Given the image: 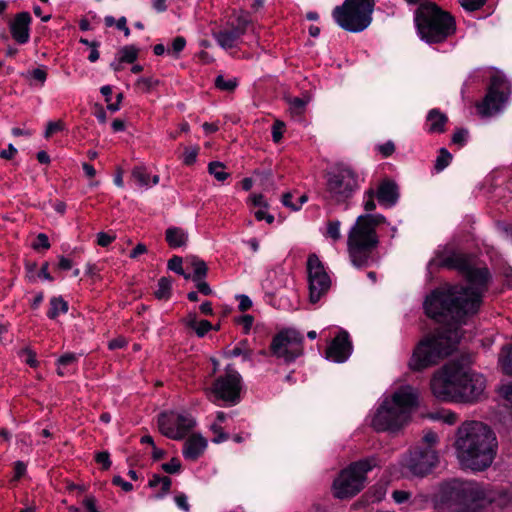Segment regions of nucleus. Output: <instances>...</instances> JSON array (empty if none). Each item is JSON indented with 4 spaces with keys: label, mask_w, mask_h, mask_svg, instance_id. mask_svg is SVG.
Instances as JSON below:
<instances>
[{
    "label": "nucleus",
    "mask_w": 512,
    "mask_h": 512,
    "mask_svg": "<svg viewBox=\"0 0 512 512\" xmlns=\"http://www.w3.org/2000/svg\"><path fill=\"white\" fill-rule=\"evenodd\" d=\"M225 166L222 162L214 161L208 165V171L215 177L216 180L224 182L228 177L229 173L224 171Z\"/></svg>",
    "instance_id": "7c9ffc66"
},
{
    "label": "nucleus",
    "mask_w": 512,
    "mask_h": 512,
    "mask_svg": "<svg viewBox=\"0 0 512 512\" xmlns=\"http://www.w3.org/2000/svg\"><path fill=\"white\" fill-rule=\"evenodd\" d=\"M430 386L433 395L440 400L474 402L483 395L486 380L483 375L452 362L435 372Z\"/></svg>",
    "instance_id": "7ed1b4c3"
},
{
    "label": "nucleus",
    "mask_w": 512,
    "mask_h": 512,
    "mask_svg": "<svg viewBox=\"0 0 512 512\" xmlns=\"http://www.w3.org/2000/svg\"><path fill=\"white\" fill-rule=\"evenodd\" d=\"M213 328L212 324L208 320H201L196 325V328H193L196 335L198 337H204L208 331H210Z\"/></svg>",
    "instance_id": "79ce46f5"
},
{
    "label": "nucleus",
    "mask_w": 512,
    "mask_h": 512,
    "mask_svg": "<svg viewBox=\"0 0 512 512\" xmlns=\"http://www.w3.org/2000/svg\"><path fill=\"white\" fill-rule=\"evenodd\" d=\"M207 441L201 435L193 434L184 443L183 456L190 461L197 460L205 451Z\"/></svg>",
    "instance_id": "aec40b11"
},
{
    "label": "nucleus",
    "mask_w": 512,
    "mask_h": 512,
    "mask_svg": "<svg viewBox=\"0 0 512 512\" xmlns=\"http://www.w3.org/2000/svg\"><path fill=\"white\" fill-rule=\"evenodd\" d=\"M430 264L457 270L466 285H454L434 290L424 302L427 316L450 328L422 339L409 360L413 371H422L450 355L459 343L461 334L456 327L468 315L478 311L488 289L490 273L486 267H475L465 254L450 252L438 256Z\"/></svg>",
    "instance_id": "f257e3e1"
},
{
    "label": "nucleus",
    "mask_w": 512,
    "mask_h": 512,
    "mask_svg": "<svg viewBox=\"0 0 512 512\" xmlns=\"http://www.w3.org/2000/svg\"><path fill=\"white\" fill-rule=\"evenodd\" d=\"M377 150L379 151V153L382 154V156L388 157L394 153L395 145L392 141H387L383 144L378 145Z\"/></svg>",
    "instance_id": "864d4df0"
},
{
    "label": "nucleus",
    "mask_w": 512,
    "mask_h": 512,
    "mask_svg": "<svg viewBox=\"0 0 512 512\" xmlns=\"http://www.w3.org/2000/svg\"><path fill=\"white\" fill-rule=\"evenodd\" d=\"M303 341L304 338L299 331L286 328L273 337L270 349L273 356L285 363H292L303 354Z\"/></svg>",
    "instance_id": "f8f14e48"
},
{
    "label": "nucleus",
    "mask_w": 512,
    "mask_h": 512,
    "mask_svg": "<svg viewBox=\"0 0 512 512\" xmlns=\"http://www.w3.org/2000/svg\"><path fill=\"white\" fill-rule=\"evenodd\" d=\"M251 24V20L246 12L242 11L240 15L236 19V25L234 28H241L243 30V34L247 31L248 27Z\"/></svg>",
    "instance_id": "c03bdc74"
},
{
    "label": "nucleus",
    "mask_w": 512,
    "mask_h": 512,
    "mask_svg": "<svg viewBox=\"0 0 512 512\" xmlns=\"http://www.w3.org/2000/svg\"><path fill=\"white\" fill-rule=\"evenodd\" d=\"M195 419L188 413L169 411L158 417L160 432L173 440L183 439L195 426Z\"/></svg>",
    "instance_id": "ddd939ff"
},
{
    "label": "nucleus",
    "mask_w": 512,
    "mask_h": 512,
    "mask_svg": "<svg viewBox=\"0 0 512 512\" xmlns=\"http://www.w3.org/2000/svg\"><path fill=\"white\" fill-rule=\"evenodd\" d=\"M112 482L114 485L120 486L126 492L133 489V485L130 482L123 480L120 476H114Z\"/></svg>",
    "instance_id": "e2e57ef3"
},
{
    "label": "nucleus",
    "mask_w": 512,
    "mask_h": 512,
    "mask_svg": "<svg viewBox=\"0 0 512 512\" xmlns=\"http://www.w3.org/2000/svg\"><path fill=\"white\" fill-rule=\"evenodd\" d=\"M243 35L241 28H233L232 30L220 31L214 34L217 43L224 49L233 48L238 39Z\"/></svg>",
    "instance_id": "5701e85b"
},
{
    "label": "nucleus",
    "mask_w": 512,
    "mask_h": 512,
    "mask_svg": "<svg viewBox=\"0 0 512 512\" xmlns=\"http://www.w3.org/2000/svg\"><path fill=\"white\" fill-rule=\"evenodd\" d=\"M180 461L176 458L171 459L169 462L162 464V469L166 473L174 474L180 470Z\"/></svg>",
    "instance_id": "3c124183"
},
{
    "label": "nucleus",
    "mask_w": 512,
    "mask_h": 512,
    "mask_svg": "<svg viewBox=\"0 0 512 512\" xmlns=\"http://www.w3.org/2000/svg\"><path fill=\"white\" fill-rule=\"evenodd\" d=\"M506 99L503 83L498 78H493L486 96L476 107L480 115L493 116L502 110Z\"/></svg>",
    "instance_id": "dca6fc26"
},
{
    "label": "nucleus",
    "mask_w": 512,
    "mask_h": 512,
    "mask_svg": "<svg viewBox=\"0 0 512 512\" xmlns=\"http://www.w3.org/2000/svg\"><path fill=\"white\" fill-rule=\"evenodd\" d=\"M375 191L380 205L384 207H393L398 201L399 191L394 181L383 180Z\"/></svg>",
    "instance_id": "6ab92c4d"
},
{
    "label": "nucleus",
    "mask_w": 512,
    "mask_h": 512,
    "mask_svg": "<svg viewBox=\"0 0 512 512\" xmlns=\"http://www.w3.org/2000/svg\"><path fill=\"white\" fill-rule=\"evenodd\" d=\"M352 353V343L346 331L339 332L326 349V358L336 363L345 362Z\"/></svg>",
    "instance_id": "f3484780"
},
{
    "label": "nucleus",
    "mask_w": 512,
    "mask_h": 512,
    "mask_svg": "<svg viewBox=\"0 0 512 512\" xmlns=\"http://www.w3.org/2000/svg\"><path fill=\"white\" fill-rule=\"evenodd\" d=\"M374 7V0H345L334 8L332 15L342 29L358 33L371 24Z\"/></svg>",
    "instance_id": "9d476101"
},
{
    "label": "nucleus",
    "mask_w": 512,
    "mask_h": 512,
    "mask_svg": "<svg viewBox=\"0 0 512 512\" xmlns=\"http://www.w3.org/2000/svg\"><path fill=\"white\" fill-rule=\"evenodd\" d=\"M307 102V100L299 97L290 98L288 103L291 113L294 115H301L305 110Z\"/></svg>",
    "instance_id": "c9c22d12"
},
{
    "label": "nucleus",
    "mask_w": 512,
    "mask_h": 512,
    "mask_svg": "<svg viewBox=\"0 0 512 512\" xmlns=\"http://www.w3.org/2000/svg\"><path fill=\"white\" fill-rule=\"evenodd\" d=\"M158 83L157 80L151 78V77H142L139 78L136 82V85L142 89L143 91H150L156 84Z\"/></svg>",
    "instance_id": "a19ab883"
},
{
    "label": "nucleus",
    "mask_w": 512,
    "mask_h": 512,
    "mask_svg": "<svg viewBox=\"0 0 512 512\" xmlns=\"http://www.w3.org/2000/svg\"><path fill=\"white\" fill-rule=\"evenodd\" d=\"M31 20L28 12H21L10 22V32L17 43L25 44L29 41Z\"/></svg>",
    "instance_id": "a211bd4d"
},
{
    "label": "nucleus",
    "mask_w": 512,
    "mask_h": 512,
    "mask_svg": "<svg viewBox=\"0 0 512 512\" xmlns=\"http://www.w3.org/2000/svg\"><path fill=\"white\" fill-rule=\"evenodd\" d=\"M168 268L179 275H184L182 258L179 256H174L168 261Z\"/></svg>",
    "instance_id": "de8ad7c7"
},
{
    "label": "nucleus",
    "mask_w": 512,
    "mask_h": 512,
    "mask_svg": "<svg viewBox=\"0 0 512 512\" xmlns=\"http://www.w3.org/2000/svg\"><path fill=\"white\" fill-rule=\"evenodd\" d=\"M498 448L494 431L480 421L462 423L455 435L454 449L459 464L473 471H483L494 461Z\"/></svg>",
    "instance_id": "f03ea898"
},
{
    "label": "nucleus",
    "mask_w": 512,
    "mask_h": 512,
    "mask_svg": "<svg viewBox=\"0 0 512 512\" xmlns=\"http://www.w3.org/2000/svg\"><path fill=\"white\" fill-rule=\"evenodd\" d=\"M418 391L410 385L399 387L386 398L373 416L371 425L377 431L396 432L408 423L417 406Z\"/></svg>",
    "instance_id": "20e7f679"
},
{
    "label": "nucleus",
    "mask_w": 512,
    "mask_h": 512,
    "mask_svg": "<svg viewBox=\"0 0 512 512\" xmlns=\"http://www.w3.org/2000/svg\"><path fill=\"white\" fill-rule=\"evenodd\" d=\"M67 311H68V303L61 297H53L50 300V309L47 312V316L50 319H55L60 314H64Z\"/></svg>",
    "instance_id": "b1692460"
},
{
    "label": "nucleus",
    "mask_w": 512,
    "mask_h": 512,
    "mask_svg": "<svg viewBox=\"0 0 512 512\" xmlns=\"http://www.w3.org/2000/svg\"><path fill=\"white\" fill-rule=\"evenodd\" d=\"M185 46H186L185 38L182 36H178V37L174 38V40L172 42V49L168 50V53L172 52L176 56H178V54L185 48Z\"/></svg>",
    "instance_id": "8fccbe9b"
},
{
    "label": "nucleus",
    "mask_w": 512,
    "mask_h": 512,
    "mask_svg": "<svg viewBox=\"0 0 512 512\" xmlns=\"http://www.w3.org/2000/svg\"><path fill=\"white\" fill-rule=\"evenodd\" d=\"M441 500L452 512H484L495 497L481 484L466 481L444 487Z\"/></svg>",
    "instance_id": "423d86ee"
},
{
    "label": "nucleus",
    "mask_w": 512,
    "mask_h": 512,
    "mask_svg": "<svg viewBox=\"0 0 512 512\" xmlns=\"http://www.w3.org/2000/svg\"><path fill=\"white\" fill-rule=\"evenodd\" d=\"M16 153L17 149L12 144H9L7 149L2 150L0 152V157L3 159L10 160L16 155Z\"/></svg>",
    "instance_id": "338daca9"
},
{
    "label": "nucleus",
    "mask_w": 512,
    "mask_h": 512,
    "mask_svg": "<svg viewBox=\"0 0 512 512\" xmlns=\"http://www.w3.org/2000/svg\"><path fill=\"white\" fill-rule=\"evenodd\" d=\"M83 505L87 512H99L96 506V499L93 496H87L83 500Z\"/></svg>",
    "instance_id": "680f3d73"
},
{
    "label": "nucleus",
    "mask_w": 512,
    "mask_h": 512,
    "mask_svg": "<svg viewBox=\"0 0 512 512\" xmlns=\"http://www.w3.org/2000/svg\"><path fill=\"white\" fill-rule=\"evenodd\" d=\"M243 356L244 360H250L251 359V352L247 349H245V342L239 343L236 347H234L230 352V357H238Z\"/></svg>",
    "instance_id": "ea45409f"
},
{
    "label": "nucleus",
    "mask_w": 512,
    "mask_h": 512,
    "mask_svg": "<svg viewBox=\"0 0 512 512\" xmlns=\"http://www.w3.org/2000/svg\"><path fill=\"white\" fill-rule=\"evenodd\" d=\"M392 498L397 504L408 503L409 505H414L416 503V500L412 499V493L405 490L393 491Z\"/></svg>",
    "instance_id": "473e14b6"
},
{
    "label": "nucleus",
    "mask_w": 512,
    "mask_h": 512,
    "mask_svg": "<svg viewBox=\"0 0 512 512\" xmlns=\"http://www.w3.org/2000/svg\"><path fill=\"white\" fill-rule=\"evenodd\" d=\"M95 460L98 464H101L105 470L109 469L111 466L110 455L107 451L97 453Z\"/></svg>",
    "instance_id": "603ef678"
},
{
    "label": "nucleus",
    "mask_w": 512,
    "mask_h": 512,
    "mask_svg": "<svg viewBox=\"0 0 512 512\" xmlns=\"http://www.w3.org/2000/svg\"><path fill=\"white\" fill-rule=\"evenodd\" d=\"M241 376L231 368L226 367L225 374L219 376L212 386L207 389L210 400L214 403L223 401L227 405L233 406L240 401Z\"/></svg>",
    "instance_id": "9b49d317"
},
{
    "label": "nucleus",
    "mask_w": 512,
    "mask_h": 512,
    "mask_svg": "<svg viewBox=\"0 0 512 512\" xmlns=\"http://www.w3.org/2000/svg\"><path fill=\"white\" fill-rule=\"evenodd\" d=\"M448 122L446 114L439 109H431L426 116L427 131L431 134H440L445 131Z\"/></svg>",
    "instance_id": "412c9836"
},
{
    "label": "nucleus",
    "mask_w": 512,
    "mask_h": 512,
    "mask_svg": "<svg viewBox=\"0 0 512 512\" xmlns=\"http://www.w3.org/2000/svg\"><path fill=\"white\" fill-rule=\"evenodd\" d=\"M26 472V465L22 461H17L14 464V473H15V479H19L22 477Z\"/></svg>",
    "instance_id": "774afa93"
},
{
    "label": "nucleus",
    "mask_w": 512,
    "mask_h": 512,
    "mask_svg": "<svg viewBox=\"0 0 512 512\" xmlns=\"http://www.w3.org/2000/svg\"><path fill=\"white\" fill-rule=\"evenodd\" d=\"M378 466L376 457H369L350 464L343 469L333 482V495L348 499L358 494L366 481V474Z\"/></svg>",
    "instance_id": "1a4fd4ad"
},
{
    "label": "nucleus",
    "mask_w": 512,
    "mask_h": 512,
    "mask_svg": "<svg viewBox=\"0 0 512 512\" xmlns=\"http://www.w3.org/2000/svg\"><path fill=\"white\" fill-rule=\"evenodd\" d=\"M198 153L199 147L197 145L186 147L182 156L183 163L187 166L193 165L197 160Z\"/></svg>",
    "instance_id": "4c0bfd02"
},
{
    "label": "nucleus",
    "mask_w": 512,
    "mask_h": 512,
    "mask_svg": "<svg viewBox=\"0 0 512 512\" xmlns=\"http://www.w3.org/2000/svg\"><path fill=\"white\" fill-rule=\"evenodd\" d=\"M361 181L351 167L337 165L325 175L326 198L335 204L345 203L359 190Z\"/></svg>",
    "instance_id": "6e6552de"
},
{
    "label": "nucleus",
    "mask_w": 512,
    "mask_h": 512,
    "mask_svg": "<svg viewBox=\"0 0 512 512\" xmlns=\"http://www.w3.org/2000/svg\"><path fill=\"white\" fill-rule=\"evenodd\" d=\"M211 430L215 434L213 442L221 443V442H223V441L228 439V434H226L223 431V428L219 424H217V423L212 424L211 425Z\"/></svg>",
    "instance_id": "49530a36"
},
{
    "label": "nucleus",
    "mask_w": 512,
    "mask_h": 512,
    "mask_svg": "<svg viewBox=\"0 0 512 512\" xmlns=\"http://www.w3.org/2000/svg\"><path fill=\"white\" fill-rule=\"evenodd\" d=\"M499 363L504 373L512 375V345L503 346L499 354Z\"/></svg>",
    "instance_id": "393cba45"
},
{
    "label": "nucleus",
    "mask_w": 512,
    "mask_h": 512,
    "mask_svg": "<svg viewBox=\"0 0 512 512\" xmlns=\"http://www.w3.org/2000/svg\"><path fill=\"white\" fill-rule=\"evenodd\" d=\"M50 247L48 236L44 233H40L37 236V241L33 244L34 249L44 248L48 249Z\"/></svg>",
    "instance_id": "13d9d810"
},
{
    "label": "nucleus",
    "mask_w": 512,
    "mask_h": 512,
    "mask_svg": "<svg viewBox=\"0 0 512 512\" xmlns=\"http://www.w3.org/2000/svg\"><path fill=\"white\" fill-rule=\"evenodd\" d=\"M132 179L136 182L139 187L147 188L151 185L150 174L143 166H136L131 172Z\"/></svg>",
    "instance_id": "a878e982"
},
{
    "label": "nucleus",
    "mask_w": 512,
    "mask_h": 512,
    "mask_svg": "<svg viewBox=\"0 0 512 512\" xmlns=\"http://www.w3.org/2000/svg\"><path fill=\"white\" fill-rule=\"evenodd\" d=\"M190 264L193 268L192 279L194 281L203 280L206 277L208 271L206 263L197 257H192L190 259Z\"/></svg>",
    "instance_id": "cd10ccee"
},
{
    "label": "nucleus",
    "mask_w": 512,
    "mask_h": 512,
    "mask_svg": "<svg viewBox=\"0 0 512 512\" xmlns=\"http://www.w3.org/2000/svg\"><path fill=\"white\" fill-rule=\"evenodd\" d=\"M198 320H197V317H196V314L195 313H189L184 319H183V323L185 324L186 327L188 328H196V325L198 324Z\"/></svg>",
    "instance_id": "69168bd1"
},
{
    "label": "nucleus",
    "mask_w": 512,
    "mask_h": 512,
    "mask_svg": "<svg viewBox=\"0 0 512 512\" xmlns=\"http://www.w3.org/2000/svg\"><path fill=\"white\" fill-rule=\"evenodd\" d=\"M309 301L317 303L330 289L331 279L317 255L311 254L307 260Z\"/></svg>",
    "instance_id": "4468645a"
},
{
    "label": "nucleus",
    "mask_w": 512,
    "mask_h": 512,
    "mask_svg": "<svg viewBox=\"0 0 512 512\" xmlns=\"http://www.w3.org/2000/svg\"><path fill=\"white\" fill-rule=\"evenodd\" d=\"M376 196V191L374 188H369L366 190L363 194V207L365 211L371 212L375 210L376 203L374 201V198Z\"/></svg>",
    "instance_id": "58836bf2"
},
{
    "label": "nucleus",
    "mask_w": 512,
    "mask_h": 512,
    "mask_svg": "<svg viewBox=\"0 0 512 512\" xmlns=\"http://www.w3.org/2000/svg\"><path fill=\"white\" fill-rule=\"evenodd\" d=\"M63 129V124L58 122H49L45 131L44 136L49 138L52 134Z\"/></svg>",
    "instance_id": "bf43d9fd"
},
{
    "label": "nucleus",
    "mask_w": 512,
    "mask_h": 512,
    "mask_svg": "<svg viewBox=\"0 0 512 512\" xmlns=\"http://www.w3.org/2000/svg\"><path fill=\"white\" fill-rule=\"evenodd\" d=\"M115 235H110L105 232H99L97 234V244L102 247H106L115 240Z\"/></svg>",
    "instance_id": "5fc2aeb1"
},
{
    "label": "nucleus",
    "mask_w": 512,
    "mask_h": 512,
    "mask_svg": "<svg viewBox=\"0 0 512 512\" xmlns=\"http://www.w3.org/2000/svg\"><path fill=\"white\" fill-rule=\"evenodd\" d=\"M117 57L125 63H133L138 57V49L133 45L124 46L118 51Z\"/></svg>",
    "instance_id": "c756f323"
},
{
    "label": "nucleus",
    "mask_w": 512,
    "mask_h": 512,
    "mask_svg": "<svg viewBox=\"0 0 512 512\" xmlns=\"http://www.w3.org/2000/svg\"><path fill=\"white\" fill-rule=\"evenodd\" d=\"M451 159L452 155L445 148H441L439 155L436 158L435 169L437 171H442L450 164Z\"/></svg>",
    "instance_id": "f704fd0d"
},
{
    "label": "nucleus",
    "mask_w": 512,
    "mask_h": 512,
    "mask_svg": "<svg viewBox=\"0 0 512 512\" xmlns=\"http://www.w3.org/2000/svg\"><path fill=\"white\" fill-rule=\"evenodd\" d=\"M188 239V232L181 227L172 226L165 232V240L171 248L186 246Z\"/></svg>",
    "instance_id": "4be33fe9"
},
{
    "label": "nucleus",
    "mask_w": 512,
    "mask_h": 512,
    "mask_svg": "<svg viewBox=\"0 0 512 512\" xmlns=\"http://www.w3.org/2000/svg\"><path fill=\"white\" fill-rule=\"evenodd\" d=\"M171 483L172 482L169 477L160 475H153L152 478L149 480L150 487H157L158 485H161L164 494L170 490Z\"/></svg>",
    "instance_id": "72a5a7b5"
},
{
    "label": "nucleus",
    "mask_w": 512,
    "mask_h": 512,
    "mask_svg": "<svg viewBox=\"0 0 512 512\" xmlns=\"http://www.w3.org/2000/svg\"><path fill=\"white\" fill-rule=\"evenodd\" d=\"M154 294L159 300H167L171 295V281L165 277L160 278Z\"/></svg>",
    "instance_id": "c85d7f7f"
},
{
    "label": "nucleus",
    "mask_w": 512,
    "mask_h": 512,
    "mask_svg": "<svg viewBox=\"0 0 512 512\" xmlns=\"http://www.w3.org/2000/svg\"><path fill=\"white\" fill-rule=\"evenodd\" d=\"M438 462V455L434 449H415L404 459L403 465L416 476L429 473Z\"/></svg>",
    "instance_id": "2eb2a0df"
},
{
    "label": "nucleus",
    "mask_w": 512,
    "mask_h": 512,
    "mask_svg": "<svg viewBox=\"0 0 512 512\" xmlns=\"http://www.w3.org/2000/svg\"><path fill=\"white\" fill-rule=\"evenodd\" d=\"M341 222L339 220L329 221L327 223L326 236L331 238L334 242L341 239Z\"/></svg>",
    "instance_id": "e433bc0d"
},
{
    "label": "nucleus",
    "mask_w": 512,
    "mask_h": 512,
    "mask_svg": "<svg viewBox=\"0 0 512 512\" xmlns=\"http://www.w3.org/2000/svg\"><path fill=\"white\" fill-rule=\"evenodd\" d=\"M468 131L466 129H458L452 136V143L462 147L467 141Z\"/></svg>",
    "instance_id": "a18cd8bd"
},
{
    "label": "nucleus",
    "mask_w": 512,
    "mask_h": 512,
    "mask_svg": "<svg viewBox=\"0 0 512 512\" xmlns=\"http://www.w3.org/2000/svg\"><path fill=\"white\" fill-rule=\"evenodd\" d=\"M238 85L236 78L225 79L224 76L218 75L215 79V86L223 91H233Z\"/></svg>",
    "instance_id": "2f4dec72"
},
{
    "label": "nucleus",
    "mask_w": 512,
    "mask_h": 512,
    "mask_svg": "<svg viewBox=\"0 0 512 512\" xmlns=\"http://www.w3.org/2000/svg\"><path fill=\"white\" fill-rule=\"evenodd\" d=\"M423 442L427 445L426 448L433 449V446L438 443V436L431 430L426 431L423 436Z\"/></svg>",
    "instance_id": "6e6d98bb"
},
{
    "label": "nucleus",
    "mask_w": 512,
    "mask_h": 512,
    "mask_svg": "<svg viewBox=\"0 0 512 512\" xmlns=\"http://www.w3.org/2000/svg\"><path fill=\"white\" fill-rule=\"evenodd\" d=\"M238 299H239V310L244 312L248 309L251 308L252 306V301L250 300V298L246 295H239L238 296Z\"/></svg>",
    "instance_id": "0e129e2a"
},
{
    "label": "nucleus",
    "mask_w": 512,
    "mask_h": 512,
    "mask_svg": "<svg viewBox=\"0 0 512 512\" xmlns=\"http://www.w3.org/2000/svg\"><path fill=\"white\" fill-rule=\"evenodd\" d=\"M292 194L291 193H285L283 196H282V204L285 206V207H288L290 208L292 211H298L300 210V205H296L295 203L292 202Z\"/></svg>",
    "instance_id": "052dcab7"
},
{
    "label": "nucleus",
    "mask_w": 512,
    "mask_h": 512,
    "mask_svg": "<svg viewBox=\"0 0 512 512\" xmlns=\"http://www.w3.org/2000/svg\"><path fill=\"white\" fill-rule=\"evenodd\" d=\"M381 214H365L357 217L348 232L347 248L352 264L357 268L366 267L372 260V252L378 246L376 228L385 223Z\"/></svg>",
    "instance_id": "39448f33"
},
{
    "label": "nucleus",
    "mask_w": 512,
    "mask_h": 512,
    "mask_svg": "<svg viewBox=\"0 0 512 512\" xmlns=\"http://www.w3.org/2000/svg\"><path fill=\"white\" fill-rule=\"evenodd\" d=\"M486 0H461L460 3L462 7L467 11H476L479 10L484 4Z\"/></svg>",
    "instance_id": "37998d69"
},
{
    "label": "nucleus",
    "mask_w": 512,
    "mask_h": 512,
    "mask_svg": "<svg viewBox=\"0 0 512 512\" xmlns=\"http://www.w3.org/2000/svg\"><path fill=\"white\" fill-rule=\"evenodd\" d=\"M77 355L74 353H66L58 358L57 360V373L59 376H65L69 373V366L74 365L77 362Z\"/></svg>",
    "instance_id": "bb28decb"
},
{
    "label": "nucleus",
    "mask_w": 512,
    "mask_h": 512,
    "mask_svg": "<svg viewBox=\"0 0 512 512\" xmlns=\"http://www.w3.org/2000/svg\"><path fill=\"white\" fill-rule=\"evenodd\" d=\"M174 501L177 507L184 512L190 511V505L188 503V497L184 493H179L174 497Z\"/></svg>",
    "instance_id": "09e8293b"
},
{
    "label": "nucleus",
    "mask_w": 512,
    "mask_h": 512,
    "mask_svg": "<svg viewBox=\"0 0 512 512\" xmlns=\"http://www.w3.org/2000/svg\"><path fill=\"white\" fill-rule=\"evenodd\" d=\"M284 131V123L276 121L272 127V138L274 142H279L282 138Z\"/></svg>",
    "instance_id": "4d7b16f0"
},
{
    "label": "nucleus",
    "mask_w": 512,
    "mask_h": 512,
    "mask_svg": "<svg viewBox=\"0 0 512 512\" xmlns=\"http://www.w3.org/2000/svg\"><path fill=\"white\" fill-rule=\"evenodd\" d=\"M415 24L420 38L429 44L444 42L456 31L453 16L432 2L417 8Z\"/></svg>",
    "instance_id": "0eeeda50"
}]
</instances>
